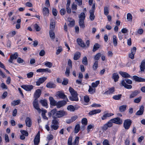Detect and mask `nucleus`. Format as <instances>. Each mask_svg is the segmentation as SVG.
<instances>
[{"mask_svg":"<svg viewBox=\"0 0 145 145\" xmlns=\"http://www.w3.org/2000/svg\"><path fill=\"white\" fill-rule=\"evenodd\" d=\"M127 19L128 21L132 22V21L133 16L130 13H128L127 14Z\"/></svg>","mask_w":145,"mask_h":145,"instance_id":"79ce46f5","label":"nucleus"},{"mask_svg":"<svg viewBox=\"0 0 145 145\" xmlns=\"http://www.w3.org/2000/svg\"><path fill=\"white\" fill-rule=\"evenodd\" d=\"M109 7L107 6H105L104 7V14L107 16L109 13Z\"/></svg>","mask_w":145,"mask_h":145,"instance_id":"58836bf2","label":"nucleus"},{"mask_svg":"<svg viewBox=\"0 0 145 145\" xmlns=\"http://www.w3.org/2000/svg\"><path fill=\"white\" fill-rule=\"evenodd\" d=\"M67 109L68 110L71 112H74L75 110V108L72 105L68 106L67 107Z\"/></svg>","mask_w":145,"mask_h":145,"instance_id":"e433bc0d","label":"nucleus"},{"mask_svg":"<svg viewBox=\"0 0 145 145\" xmlns=\"http://www.w3.org/2000/svg\"><path fill=\"white\" fill-rule=\"evenodd\" d=\"M98 61H95L93 66V69L94 70H95L97 69L98 67Z\"/></svg>","mask_w":145,"mask_h":145,"instance_id":"09e8293b","label":"nucleus"},{"mask_svg":"<svg viewBox=\"0 0 145 145\" xmlns=\"http://www.w3.org/2000/svg\"><path fill=\"white\" fill-rule=\"evenodd\" d=\"M20 99H18L17 100H14L11 103V104L12 105L14 106H15L20 104Z\"/></svg>","mask_w":145,"mask_h":145,"instance_id":"ea45409f","label":"nucleus"},{"mask_svg":"<svg viewBox=\"0 0 145 145\" xmlns=\"http://www.w3.org/2000/svg\"><path fill=\"white\" fill-rule=\"evenodd\" d=\"M52 121V123L54 124L59 125V119L57 118H53Z\"/></svg>","mask_w":145,"mask_h":145,"instance_id":"864d4df0","label":"nucleus"},{"mask_svg":"<svg viewBox=\"0 0 145 145\" xmlns=\"http://www.w3.org/2000/svg\"><path fill=\"white\" fill-rule=\"evenodd\" d=\"M33 26L37 31H39L40 30V28L37 24H34Z\"/></svg>","mask_w":145,"mask_h":145,"instance_id":"49530a36","label":"nucleus"},{"mask_svg":"<svg viewBox=\"0 0 145 145\" xmlns=\"http://www.w3.org/2000/svg\"><path fill=\"white\" fill-rule=\"evenodd\" d=\"M117 37L115 35H113V43L114 45L116 46L117 45Z\"/></svg>","mask_w":145,"mask_h":145,"instance_id":"a19ab883","label":"nucleus"},{"mask_svg":"<svg viewBox=\"0 0 145 145\" xmlns=\"http://www.w3.org/2000/svg\"><path fill=\"white\" fill-rule=\"evenodd\" d=\"M57 95L60 98L62 99H65L66 97V95L64 93L62 92L59 91L57 93Z\"/></svg>","mask_w":145,"mask_h":145,"instance_id":"f3484780","label":"nucleus"},{"mask_svg":"<svg viewBox=\"0 0 145 145\" xmlns=\"http://www.w3.org/2000/svg\"><path fill=\"white\" fill-rule=\"evenodd\" d=\"M41 91L40 89H37L35 92L34 94L33 97L35 99H37L41 95Z\"/></svg>","mask_w":145,"mask_h":145,"instance_id":"9b49d317","label":"nucleus"},{"mask_svg":"<svg viewBox=\"0 0 145 145\" xmlns=\"http://www.w3.org/2000/svg\"><path fill=\"white\" fill-rule=\"evenodd\" d=\"M121 84L122 86L127 89H131L132 88V86L131 85L127 84L124 80L122 81Z\"/></svg>","mask_w":145,"mask_h":145,"instance_id":"4be33fe9","label":"nucleus"},{"mask_svg":"<svg viewBox=\"0 0 145 145\" xmlns=\"http://www.w3.org/2000/svg\"><path fill=\"white\" fill-rule=\"evenodd\" d=\"M103 145H110L107 139H105L103 142Z\"/></svg>","mask_w":145,"mask_h":145,"instance_id":"774afa93","label":"nucleus"},{"mask_svg":"<svg viewBox=\"0 0 145 145\" xmlns=\"http://www.w3.org/2000/svg\"><path fill=\"white\" fill-rule=\"evenodd\" d=\"M18 57V54L17 52H15L14 54H12L10 56V57L8 60V61L11 63H12L14 59H16Z\"/></svg>","mask_w":145,"mask_h":145,"instance_id":"f8f14e48","label":"nucleus"},{"mask_svg":"<svg viewBox=\"0 0 145 145\" xmlns=\"http://www.w3.org/2000/svg\"><path fill=\"white\" fill-rule=\"evenodd\" d=\"M55 22L54 20L53 19H52L51 20V22L50 23V29H54L55 28Z\"/></svg>","mask_w":145,"mask_h":145,"instance_id":"2f4dec72","label":"nucleus"},{"mask_svg":"<svg viewBox=\"0 0 145 145\" xmlns=\"http://www.w3.org/2000/svg\"><path fill=\"white\" fill-rule=\"evenodd\" d=\"M49 100L50 104L51 105L56 106L57 102L56 101L54 100L53 97H49Z\"/></svg>","mask_w":145,"mask_h":145,"instance_id":"412c9836","label":"nucleus"},{"mask_svg":"<svg viewBox=\"0 0 145 145\" xmlns=\"http://www.w3.org/2000/svg\"><path fill=\"white\" fill-rule=\"evenodd\" d=\"M67 115V112L63 110H60L57 111L56 118H60Z\"/></svg>","mask_w":145,"mask_h":145,"instance_id":"20e7f679","label":"nucleus"},{"mask_svg":"<svg viewBox=\"0 0 145 145\" xmlns=\"http://www.w3.org/2000/svg\"><path fill=\"white\" fill-rule=\"evenodd\" d=\"M112 125V124H111V122L109 121L107 123L105 124L102 127L101 129L103 131H106L108 127H110Z\"/></svg>","mask_w":145,"mask_h":145,"instance_id":"1a4fd4ad","label":"nucleus"},{"mask_svg":"<svg viewBox=\"0 0 145 145\" xmlns=\"http://www.w3.org/2000/svg\"><path fill=\"white\" fill-rule=\"evenodd\" d=\"M133 78V79L136 82H145V79L139 77L137 76H134Z\"/></svg>","mask_w":145,"mask_h":145,"instance_id":"4468645a","label":"nucleus"},{"mask_svg":"<svg viewBox=\"0 0 145 145\" xmlns=\"http://www.w3.org/2000/svg\"><path fill=\"white\" fill-rule=\"evenodd\" d=\"M79 137H76L73 143L74 145H78L79 143Z\"/></svg>","mask_w":145,"mask_h":145,"instance_id":"603ef678","label":"nucleus"},{"mask_svg":"<svg viewBox=\"0 0 145 145\" xmlns=\"http://www.w3.org/2000/svg\"><path fill=\"white\" fill-rule=\"evenodd\" d=\"M77 42L78 44L81 47L84 48L86 46L84 42L80 38L77 39Z\"/></svg>","mask_w":145,"mask_h":145,"instance_id":"2eb2a0df","label":"nucleus"},{"mask_svg":"<svg viewBox=\"0 0 145 145\" xmlns=\"http://www.w3.org/2000/svg\"><path fill=\"white\" fill-rule=\"evenodd\" d=\"M121 95V94L115 95L112 98L114 99L115 100H119L120 99Z\"/></svg>","mask_w":145,"mask_h":145,"instance_id":"de8ad7c7","label":"nucleus"},{"mask_svg":"<svg viewBox=\"0 0 145 145\" xmlns=\"http://www.w3.org/2000/svg\"><path fill=\"white\" fill-rule=\"evenodd\" d=\"M101 56V53H99L96 54L94 57V59L95 60L97 61L99 60Z\"/></svg>","mask_w":145,"mask_h":145,"instance_id":"c9c22d12","label":"nucleus"},{"mask_svg":"<svg viewBox=\"0 0 145 145\" xmlns=\"http://www.w3.org/2000/svg\"><path fill=\"white\" fill-rule=\"evenodd\" d=\"M89 19L91 21H93L95 18V16L94 14V12L93 10H90Z\"/></svg>","mask_w":145,"mask_h":145,"instance_id":"c756f323","label":"nucleus"},{"mask_svg":"<svg viewBox=\"0 0 145 145\" xmlns=\"http://www.w3.org/2000/svg\"><path fill=\"white\" fill-rule=\"evenodd\" d=\"M0 67L4 69L7 72L8 74L10 73L9 72L8 70L5 69V66L3 63H1V61H0Z\"/></svg>","mask_w":145,"mask_h":145,"instance_id":"052dcab7","label":"nucleus"},{"mask_svg":"<svg viewBox=\"0 0 145 145\" xmlns=\"http://www.w3.org/2000/svg\"><path fill=\"white\" fill-rule=\"evenodd\" d=\"M57 110L56 108H54L48 114L49 117H51V116L53 118H56L57 113Z\"/></svg>","mask_w":145,"mask_h":145,"instance_id":"6e6552de","label":"nucleus"},{"mask_svg":"<svg viewBox=\"0 0 145 145\" xmlns=\"http://www.w3.org/2000/svg\"><path fill=\"white\" fill-rule=\"evenodd\" d=\"M40 102L43 106H45L47 105L46 101V100H41L40 101Z\"/></svg>","mask_w":145,"mask_h":145,"instance_id":"5fc2aeb1","label":"nucleus"},{"mask_svg":"<svg viewBox=\"0 0 145 145\" xmlns=\"http://www.w3.org/2000/svg\"><path fill=\"white\" fill-rule=\"evenodd\" d=\"M80 126L79 124L76 125L74 128V132L75 133H78L80 130Z\"/></svg>","mask_w":145,"mask_h":145,"instance_id":"a18cd8bd","label":"nucleus"},{"mask_svg":"<svg viewBox=\"0 0 145 145\" xmlns=\"http://www.w3.org/2000/svg\"><path fill=\"white\" fill-rule=\"evenodd\" d=\"M82 63L84 65H87L88 64L87 59L86 56L84 57L82 60Z\"/></svg>","mask_w":145,"mask_h":145,"instance_id":"13d9d810","label":"nucleus"},{"mask_svg":"<svg viewBox=\"0 0 145 145\" xmlns=\"http://www.w3.org/2000/svg\"><path fill=\"white\" fill-rule=\"evenodd\" d=\"M114 91V88H110L108 91L105 92L104 94H110L112 93Z\"/></svg>","mask_w":145,"mask_h":145,"instance_id":"72a5a7b5","label":"nucleus"},{"mask_svg":"<svg viewBox=\"0 0 145 145\" xmlns=\"http://www.w3.org/2000/svg\"><path fill=\"white\" fill-rule=\"evenodd\" d=\"M132 123L131 120L130 119H127L124 121L123 123V126L126 129H128Z\"/></svg>","mask_w":145,"mask_h":145,"instance_id":"39448f33","label":"nucleus"},{"mask_svg":"<svg viewBox=\"0 0 145 145\" xmlns=\"http://www.w3.org/2000/svg\"><path fill=\"white\" fill-rule=\"evenodd\" d=\"M26 125L27 126L30 127L31 126V119L29 117H27L25 121Z\"/></svg>","mask_w":145,"mask_h":145,"instance_id":"b1692460","label":"nucleus"},{"mask_svg":"<svg viewBox=\"0 0 145 145\" xmlns=\"http://www.w3.org/2000/svg\"><path fill=\"white\" fill-rule=\"evenodd\" d=\"M99 83V81H97L93 83L92 84V86L93 88L96 87Z\"/></svg>","mask_w":145,"mask_h":145,"instance_id":"6e6d98bb","label":"nucleus"},{"mask_svg":"<svg viewBox=\"0 0 145 145\" xmlns=\"http://www.w3.org/2000/svg\"><path fill=\"white\" fill-rule=\"evenodd\" d=\"M52 12L54 16H56L57 15V11L55 8H53Z\"/></svg>","mask_w":145,"mask_h":145,"instance_id":"69168bd1","label":"nucleus"},{"mask_svg":"<svg viewBox=\"0 0 145 145\" xmlns=\"http://www.w3.org/2000/svg\"><path fill=\"white\" fill-rule=\"evenodd\" d=\"M46 78L43 77L40 78L36 82V85L37 86H39L41 84L43 83L46 79Z\"/></svg>","mask_w":145,"mask_h":145,"instance_id":"dca6fc26","label":"nucleus"},{"mask_svg":"<svg viewBox=\"0 0 145 145\" xmlns=\"http://www.w3.org/2000/svg\"><path fill=\"white\" fill-rule=\"evenodd\" d=\"M50 37L52 39H54L55 38V35L53 30H50L49 31Z\"/></svg>","mask_w":145,"mask_h":145,"instance_id":"473e14b6","label":"nucleus"},{"mask_svg":"<svg viewBox=\"0 0 145 145\" xmlns=\"http://www.w3.org/2000/svg\"><path fill=\"white\" fill-rule=\"evenodd\" d=\"M40 132L39 131L34 139L35 145H38L40 142Z\"/></svg>","mask_w":145,"mask_h":145,"instance_id":"9d476101","label":"nucleus"},{"mask_svg":"<svg viewBox=\"0 0 145 145\" xmlns=\"http://www.w3.org/2000/svg\"><path fill=\"white\" fill-rule=\"evenodd\" d=\"M142 97L140 96L137 98L135 99L134 100V102L136 103H138L140 101Z\"/></svg>","mask_w":145,"mask_h":145,"instance_id":"e2e57ef3","label":"nucleus"},{"mask_svg":"<svg viewBox=\"0 0 145 145\" xmlns=\"http://www.w3.org/2000/svg\"><path fill=\"white\" fill-rule=\"evenodd\" d=\"M139 91L138 90H135L134 91L130 96V98H133L136 96L138 94L140 93Z\"/></svg>","mask_w":145,"mask_h":145,"instance_id":"cd10ccee","label":"nucleus"},{"mask_svg":"<svg viewBox=\"0 0 145 145\" xmlns=\"http://www.w3.org/2000/svg\"><path fill=\"white\" fill-rule=\"evenodd\" d=\"M69 90L72 95L70 97V99L72 101H78V99L77 92L71 87L69 88Z\"/></svg>","mask_w":145,"mask_h":145,"instance_id":"f257e3e1","label":"nucleus"},{"mask_svg":"<svg viewBox=\"0 0 145 145\" xmlns=\"http://www.w3.org/2000/svg\"><path fill=\"white\" fill-rule=\"evenodd\" d=\"M112 78L114 80L115 82L117 81L119 78L118 74L117 73H114L112 74Z\"/></svg>","mask_w":145,"mask_h":145,"instance_id":"bb28decb","label":"nucleus"},{"mask_svg":"<svg viewBox=\"0 0 145 145\" xmlns=\"http://www.w3.org/2000/svg\"><path fill=\"white\" fill-rule=\"evenodd\" d=\"M85 15L84 12H82L79 15L78 17L79 18V25L80 27L84 28L85 27V24L84 20L85 18Z\"/></svg>","mask_w":145,"mask_h":145,"instance_id":"f03ea898","label":"nucleus"},{"mask_svg":"<svg viewBox=\"0 0 145 145\" xmlns=\"http://www.w3.org/2000/svg\"><path fill=\"white\" fill-rule=\"evenodd\" d=\"M46 86L48 88H54L56 87V85L54 84L49 82L47 83Z\"/></svg>","mask_w":145,"mask_h":145,"instance_id":"f704fd0d","label":"nucleus"},{"mask_svg":"<svg viewBox=\"0 0 145 145\" xmlns=\"http://www.w3.org/2000/svg\"><path fill=\"white\" fill-rule=\"evenodd\" d=\"M68 101V99L67 98L66 101H61L57 102L56 106L57 108H59L67 104V102Z\"/></svg>","mask_w":145,"mask_h":145,"instance_id":"0eeeda50","label":"nucleus"},{"mask_svg":"<svg viewBox=\"0 0 145 145\" xmlns=\"http://www.w3.org/2000/svg\"><path fill=\"white\" fill-rule=\"evenodd\" d=\"M144 110V106H143L142 105L140 107L139 110L136 113V114L137 115H141L143 114Z\"/></svg>","mask_w":145,"mask_h":145,"instance_id":"6ab92c4d","label":"nucleus"},{"mask_svg":"<svg viewBox=\"0 0 145 145\" xmlns=\"http://www.w3.org/2000/svg\"><path fill=\"white\" fill-rule=\"evenodd\" d=\"M80 56V53L79 52H76L74 56V59L75 60H78Z\"/></svg>","mask_w":145,"mask_h":145,"instance_id":"393cba45","label":"nucleus"},{"mask_svg":"<svg viewBox=\"0 0 145 145\" xmlns=\"http://www.w3.org/2000/svg\"><path fill=\"white\" fill-rule=\"evenodd\" d=\"M109 121L111 122V124H112V123H114L117 124H121L122 123V121L119 117L111 119L109 120Z\"/></svg>","mask_w":145,"mask_h":145,"instance_id":"7ed1b4c3","label":"nucleus"},{"mask_svg":"<svg viewBox=\"0 0 145 145\" xmlns=\"http://www.w3.org/2000/svg\"><path fill=\"white\" fill-rule=\"evenodd\" d=\"M101 111V110L100 109L94 110L90 111L89 114V115H92L97 113H99Z\"/></svg>","mask_w":145,"mask_h":145,"instance_id":"7c9ffc66","label":"nucleus"},{"mask_svg":"<svg viewBox=\"0 0 145 145\" xmlns=\"http://www.w3.org/2000/svg\"><path fill=\"white\" fill-rule=\"evenodd\" d=\"M127 106L126 105H123L120 106L119 109L120 111L121 112H124Z\"/></svg>","mask_w":145,"mask_h":145,"instance_id":"4c0bfd02","label":"nucleus"},{"mask_svg":"<svg viewBox=\"0 0 145 145\" xmlns=\"http://www.w3.org/2000/svg\"><path fill=\"white\" fill-rule=\"evenodd\" d=\"M33 105L34 107L40 113L41 112V109L39 108L38 103V99H35L33 102Z\"/></svg>","mask_w":145,"mask_h":145,"instance_id":"423d86ee","label":"nucleus"},{"mask_svg":"<svg viewBox=\"0 0 145 145\" xmlns=\"http://www.w3.org/2000/svg\"><path fill=\"white\" fill-rule=\"evenodd\" d=\"M34 75L33 72H30L27 74V77L28 78H30L32 77Z\"/></svg>","mask_w":145,"mask_h":145,"instance_id":"0e129e2a","label":"nucleus"},{"mask_svg":"<svg viewBox=\"0 0 145 145\" xmlns=\"http://www.w3.org/2000/svg\"><path fill=\"white\" fill-rule=\"evenodd\" d=\"M44 65L46 67L51 68L52 66V63L49 62H47L44 64Z\"/></svg>","mask_w":145,"mask_h":145,"instance_id":"bf43d9fd","label":"nucleus"},{"mask_svg":"<svg viewBox=\"0 0 145 145\" xmlns=\"http://www.w3.org/2000/svg\"><path fill=\"white\" fill-rule=\"evenodd\" d=\"M42 13L44 16H48L49 15V9L46 7H44L42 9Z\"/></svg>","mask_w":145,"mask_h":145,"instance_id":"aec40b11","label":"nucleus"},{"mask_svg":"<svg viewBox=\"0 0 145 145\" xmlns=\"http://www.w3.org/2000/svg\"><path fill=\"white\" fill-rule=\"evenodd\" d=\"M5 140L6 142H9V139L8 135L7 134H5Z\"/></svg>","mask_w":145,"mask_h":145,"instance_id":"338daca9","label":"nucleus"},{"mask_svg":"<svg viewBox=\"0 0 145 145\" xmlns=\"http://www.w3.org/2000/svg\"><path fill=\"white\" fill-rule=\"evenodd\" d=\"M89 89L88 91L90 93L93 94L95 92V89L93 88L90 86H89Z\"/></svg>","mask_w":145,"mask_h":145,"instance_id":"37998d69","label":"nucleus"},{"mask_svg":"<svg viewBox=\"0 0 145 145\" xmlns=\"http://www.w3.org/2000/svg\"><path fill=\"white\" fill-rule=\"evenodd\" d=\"M51 127L52 129H54V130H56L58 128L59 126L58 125L54 124L52 123L51 125Z\"/></svg>","mask_w":145,"mask_h":145,"instance_id":"c03bdc74","label":"nucleus"},{"mask_svg":"<svg viewBox=\"0 0 145 145\" xmlns=\"http://www.w3.org/2000/svg\"><path fill=\"white\" fill-rule=\"evenodd\" d=\"M63 50L61 46H59L58 47V49L56 50V54L57 55H58Z\"/></svg>","mask_w":145,"mask_h":145,"instance_id":"3c124183","label":"nucleus"},{"mask_svg":"<svg viewBox=\"0 0 145 145\" xmlns=\"http://www.w3.org/2000/svg\"><path fill=\"white\" fill-rule=\"evenodd\" d=\"M140 69L141 71H144L145 69V59L141 61L140 66Z\"/></svg>","mask_w":145,"mask_h":145,"instance_id":"5701e85b","label":"nucleus"},{"mask_svg":"<svg viewBox=\"0 0 145 145\" xmlns=\"http://www.w3.org/2000/svg\"><path fill=\"white\" fill-rule=\"evenodd\" d=\"M20 132L23 135H25V136H27L28 135V133L24 130H21Z\"/></svg>","mask_w":145,"mask_h":145,"instance_id":"680f3d73","label":"nucleus"},{"mask_svg":"<svg viewBox=\"0 0 145 145\" xmlns=\"http://www.w3.org/2000/svg\"><path fill=\"white\" fill-rule=\"evenodd\" d=\"M119 73L122 77L124 78H130L131 77V76L126 72L120 71Z\"/></svg>","mask_w":145,"mask_h":145,"instance_id":"a211bd4d","label":"nucleus"},{"mask_svg":"<svg viewBox=\"0 0 145 145\" xmlns=\"http://www.w3.org/2000/svg\"><path fill=\"white\" fill-rule=\"evenodd\" d=\"M100 46V45L97 43H95L94 45L92 50L93 52H94L98 50Z\"/></svg>","mask_w":145,"mask_h":145,"instance_id":"a878e982","label":"nucleus"},{"mask_svg":"<svg viewBox=\"0 0 145 145\" xmlns=\"http://www.w3.org/2000/svg\"><path fill=\"white\" fill-rule=\"evenodd\" d=\"M82 124L86 125L87 124V120L86 118H83L82 120Z\"/></svg>","mask_w":145,"mask_h":145,"instance_id":"4d7b16f0","label":"nucleus"},{"mask_svg":"<svg viewBox=\"0 0 145 145\" xmlns=\"http://www.w3.org/2000/svg\"><path fill=\"white\" fill-rule=\"evenodd\" d=\"M69 82V80L67 78H64L63 79V81L62 82V84L64 85H66Z\"/></svg>","mask_w":145,"mask_h":145,"instance_id":"8fccbe9b","label":"nucleus"},{"mask_svg":"<svg viewBox=\"0 0 145 145\" xmlns=\"http://www.w3.org/2000/svg\"><path fill=\"white\" fill-rule=\"evenodd\" d=\"M114 114H113L106 113L103 115V116L101 117V118L102 120H104L106 119V118H107V117L111 116H112Z\"/></svg>","mask_w":145,"mask_h":145,"instance_id":"c85d7f7f","label":"nucleus"},{"mask_svg":"<svg viewBox=\"0 0 145 145\" xmlns=\"http://www.w3.org/2000/svg\"><path fill=\"white\" fill-rule=\"evenodd\" d=\"M21 87L27 91H30L33 88V86L32 85H24L21 86Z\"/></svg>","mask_w":145,"mask_h":145,"instance_id":"ddd939ff","label":"nucleus"}]
</instances>
